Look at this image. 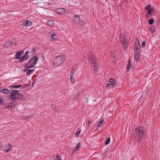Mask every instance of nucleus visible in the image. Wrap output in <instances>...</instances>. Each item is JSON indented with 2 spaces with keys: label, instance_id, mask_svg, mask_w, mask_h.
<instances>
[{
  "label": "nucleus",
  "instance_id": "nucleus-1",
  "mask_svg": "<svg viewBox=\"0 0 160 160\" xmlns=\"http://www.w3.org/2000/svg\"><path fill=\"white\" fill-rule=\"evenodd\" d=\"M136 136L135 137V140L137 142L140 141L141 138L144 136L145 132L143 128L141 127H138L135 130Z\"/></svg>",
  "mask_w": 160,
  "mask_h": 160
},
{
  "label": "nucleus",
  "instance_id": "nucleus-2",
  "mask_svg": "<svg viewBox=\"0 0 160 160\" xmlns=\"http://www.w3.org/2000/svg\"><path fill=\"white\" fill-rule=\"evenodd\" d=\"M11 98L13 100H17L22 99V100H25L26 98H23L24 96L18 93V91L17 90H12L11 92Z\"/></svg>",
  "mask_w": 160,
  "mask_h": 160
},
{
  "label": "nucleus",
  "instance_id": "nucleus-3",
  "mask_svg": "<svg viewBox=\"0 0 160 160\" xmlns=\"http://www.w3.org/2000/svg\"><path fill=\"white\" fill-rule=\"evenodd\" d=\"M138 45H136V42H135V45H134L136 50H135V53L134 54V59L138 61L140 58V42L139 40L137 41Z\"/></svg>",
  "mask_w": 160,
  "mask_h": 160
},
{
  "label": "nucleus",
  "instance_id": "nucleus-4",
  "mask_svg": "<svg viewBox=\"0 0 160 160\" xmlns=\"http://www.w3.org/2000/svg\"><path fill=\"white\" fill-rule=\"evenodd\" d=\"M64 61V58L62 55L56 57L53 61L54 64L56 66L61 64Z\"/></svg>",
  "mask_w": 160,
  "mask_h": 160
},
{
  "label": "nucleus",
  "instance_id": "nucleus-5",
  "mask_svg": "<svg viewBox=\"0 0 160 160\" xmlns=\"http://www.w3.org/2000/svg\"><path fill=\"white\" fill-rule=\"evenodd\" d=\"M38 60L37 57V55H35L34 57L32 58L25 65L29 66V68H32L36 64Z\"/></svg>",
  "mask_w": 160,
  "mask_h": 160
},
{
  "label": "nucleus",
  "instance_id": "nucleus-6",
  "mask_svg": "<svg viewBox=\"0 0 160 160\" xmlns=\"http://www.w3.org/2000/svg\"><path fill=\"white\" fill-rule=\"evenodd\" d=\"M120 40L121 43L122 44V46L124 47V50H126L127 49L128 42L125 39V35L124 34H120Z\"/></svg>",
  "mask_w": 160,
  "mask_h": 160
},
{
  "label": "nucleus",
  "instance_id": "nucleus-7",
  "mask_svg": "<svg viewBox=\"0 0 160 160\" xmlns=\"http://www.w3.org/2000/svg\"><path fill=\"white\" fill-rule=\"evenodd\" d=\"M77 70L76 67L73 66L72 68L71 74H70V81L72 83H74L75 81V78L74 77V75L75 73V72Z\"/></svg>",
  "mask_w": 160,
  "mask_h": 160
},
{
  "label": "nucleus",
  "instance_id": "nucleus-8",
  "mask_svg": "<svg viewBox=\"0 0 160 160\" xmlns=\"http://www.w3.org/2000/svg\"><path fill=\"white\" fill-rule=\"evenodd\" d=\"M110 83H108L106 85V87H107L111 88L113 87L117 83V81L115 79L113 78H111L109 81Z\"/></svg>",
  "mask_w": 160,
  "mask_h": 160
},
{
  "label": "nucleus",
  "instance_id": "nucleus-9",
  "mask_svg": "<svg viewBox=\"0 0 160 160\" xmlns=\"http://www.w3.org/2000/svg\"><path fill=\"white\" fill-rule=\"evenodd\" d=\"M29 66H28V65H25V67L26 68V69H24L23 70V72L27 73V74L28 75H30L31 74H32L33 72L34 71V69H29L30 68H28V67H29Z\"/></svg>",
  "mask_w": 160,
  "mask_h": 160
},
{
  "label": "nucleus",
  "instance_id": "nucleus-10",
  "mask_svg": "<svg viewBox=\"0 0 160 160\" xmlns=\"http://www.w3.org/2000/svg\"><path fill=\"white\" fill-rule=\"evenodd\" d=\"M89 54L90 56L88 57V58L91 61L92 63L98 62L97 58L92 53L90 52Z\"/></svg>",
  "mask_w": 160,
  "mask_h": 160
},
{
  "label": "nucleus",
  "instance_id": "nucleus-11",
  "mask_svg": "<svg viewBox=\"0 0 160 160\" xmlns=\"http://www.w3.org/2000/svg\"><path fill=\"white\" fill-rule=\"evenodd\" d=\"M73 19L74 23L76 24L80 22V18L78 15H75L73 17Z\"/></svg>",
  "mask_w": 160,
  "mask_h": 160
},
{
  "label": "nucleus",
  "instance_id": "nucleus-12",
  "mask_svg": "<svg viewBox=\"0 0 160 160\" xmlns=\"http://www.w3.org/2000/svg\"><path fill=\"white\" fill-rule=\"evenodd\" d=\"M49 35L51 36V39L53 41H54L57 40V37L56 34L55 33H53L51 32H50L49 33Z\"/></svg>",
  "mask_w": 160,
  "mask_h": 160
},
{
  "label": "nucleus",
  "instance_id": "nucleus-13",
  "mask_svg": "<svg viewBox=\"0 0 160 160\" xmlns=\"http://www.w3.org/2000/svg\"><path fill=\"white\" fill-rule=\"evenodd\" d=\"M66 11L64 8H60L57 9L56 11V13L59 14H63L66 12Z\"/></svg>",
  "mask_w": 160,
  "mask_h": 160
},
{
  "label": "nucleus",
  "instance_id": "nucleus-14",
  "mask_svg": "<svg viewBox=\"0 0 160 160\" xmlns=\"http://www.w3.org/2000/svg\"><path fill=\"white\" fill-rule=\"evenodd\" d=\"M32 24V22L28 20H25L23 22V25L26 27L30 26Z\"/></svg>",
  "mask_w": 160,
  "mask_h": 160
},
{
  "label": "nucleus",
  "instance_id": "nucleus-15",
  "mask_svg": "<svg viewBox=\"0 0 160 160\" xmlns=\"http://www.w3.org/2000/svg\"><path fill=\"white\" fill-rule=\"evenodd\" d=\"M92 65L94 68V72H96L97 71L98 65V62L92 63Z\"/></svg>",
  "mask_w": 160,
  "mask_h": 160
},
{
  "label": "nucleus",
  "instance_id": "nucleus-16",
  "mask_svg": "<svg viewBox=\"0 0 160 160\" xmlns=\"http://www.w3.org/2000/svg\"><path fill=\"white\" fill-rule=\"evenodd\" d=\"M12 147L11 144H7L5 147L6 148H7V149L4 150V151L7 152L10 151L11 150Z\"/></svg>",
  "mask_w": 160,
  "mask_h": 160
},
{
  "label": "nucleus",
  "instance_id": "nucleus-17",
  "mask_svg": "<svg viewBox=\"0 0 160 160\" xmlns=\"http://www.w3.org/2000/svg\"><path fill=\"white\" fill-rule=\"evenodd\" d=\"M104 121L103 119H101L98 123V127H101L104 124Z\"/></svg>",
  "mask_w": 160,
  "mask_h": 160
},
{
  "label": "nucleus",
  "instance_id": "nucleus-18",
  "mask_svg": "<svg viewBox=\"0 0 160 160\" xmlns=\"http://www.w3.org/2000/svg\"><path fill=\"white\" fill-rule=\"evenodd\" d=\"M23 53V52L22 51H19L16 54V58L17 59H18L19 58L20 55L21 54H22Z\"/></svg>",
  "mask_w": 160,
  "mask_h": 160
},
{
  "label": "nucleus",
  "instance_id": "nucleus-19",
  "mask_svg": "<svg viewBox=\"0 0 160 160\" xmlns=\"http://www.w3.org/2000/svg\"><path fill=\"white\" fill-rule=\"evenodd\" d=\"M11 45V43L8 42H6L3 45V47L4 48H9Z\"/></svg>",
  "mask_w": 160,
  "mask_h": 160
},
{
  "label": "nucleus",
  "instance_id": "nucleus-20",
  "mask_svg": "<svg viewBox=\"0 0 160 160\" xmlns=\"http://www.w3.org/2000/svg\"><path fill=\"white\" fill-rule=\"evenodd\" d=\"M13 103H14V104L12 105V103H10L9 104V105L7 107L9 109V110H11L12 109V107L13 106H14V105H16V104H17V102H14Z\"/></svg>",
  "mask_w": 160,
  "mask_h": 160
},
{
  "label": "nucleus",
  "instance_id": "nucleus-21",
  "mask_svg": "<svg viewBox=\"0 0 160 160\" xmlns=\"http://www.w3.org/2000/svg\"><path fill=\"white\" fill-rule=\"evenodd\" d=\"M131 60L130 59H129L128 60V65L127 66V69L128 70H127L128 72L129 71V69L130 68L131 66L132 65V64L131 63Z\"/></svg>",
  "mask_w": 160,
  "mask_h": 160
},
{
  "label": "nucleus",
  "instance_id": "nucleus-22",
  "mask_svg": "<svg viewBox=\"0 0 160 160\" xmlns=\"http://www.w3.org/2000/svg\"><path fill=\"white\" fill-rule=\"evenodd\" d=\"M28 56H27L26 55H24L23 57L21 58L20 59V60L21 62H22L23 61L25 60H27L28 59Z\"/></svg>",
  "mask_w": 160,
  "mask_h": 160
},
{
  "label": "nucleus",
  "instance_id": "nucleus-23",
  "mask_svg": "<svg viewBox=\"0 0 160 160\" xmlns=\"http://www.w3.org/2000/svg\"><path fill=\"white\" fill-rule=\"evenodd\" d=\"M47 24L50 26H52L54 25V22L51 20L48 21L47 22Z\"/></svg>",
  "mask_w": 160,
  "mask_h": 160
},
{
  "label": "nucleus",
  "instance_id": "nucleus-24",
  "mask_svg": "<svg viewBox=\"0 0 160 160\" xmlns=\"http://www.w3.org/2000/svg\"><path fill=\"white\" fill-rule=\"evenodd\" d=\"M154 9L153 8L149 9L147 12L148 14L149 15H151V13L153 12L154 11Z\"/></svg>",
  "mask_w": 160,
  "mask_h": 160
},
{
  "label": "nucleus",
  "instance_id": "nucleus-25",
  "mask_svg": "<svg viewBox=\"0 0 160 160\" xmlns=\"http://www.w3.org/2000/svg\"><path fill=\"white\" fill-rule=\"evenodd\" d=\"M156 28L155 27L152 26L150 30L152 32H154L156 31Z\"/></svg>",
  "mask_w": 160,
  "mask_h": 160
},
{
  "label": "nucleus",
  "instance_id": "nucleus-26",
  "mask_svg": "<svg viewBox=\"0 0 160 160\" xmlns=\"http://www.w3.org/2000/svg\"><path fill=\"white\" fill-rule=\"evenodd\" d=\"M81 146V144L80 143H78L76 146L75 148V150L74 151L80 148V147Z\"/></svg>",
  "mask_w": 160,
  "mask_h": 160
},
{
  "label": "nucleus",
  "instance_id": "nucleus-27",
  "mask_svg": "<svg viewBox=\"0 0 160 160\" xmlns=\"http://www.w3.org/2000/svg\"><path fill=\"white\" fill-rule=\"evenodd\" d=\"M4 92L3 93L6 94H8L10 92V91L7 89H3Z\"/></svg>",
  "mask_w": 160,
  "mask_h": 160
},
{
  "label": "nucleus",
  "instance_id": "nucleus-28",
  "mask_svg": "<svg viewBox=\"0 0 160 160\" xmlns=\"http://www.w3.org/2000/svg\"><path fill=\"white\" fill-rule=\"evenodd\" d=\"M154 20L153 19H150L148 21L149 23L150 24H152L154 22Z\"/></svg>",
  "mask_w": 160,
  "mask_h": 160
},
{
  "label": "nucleus",
  "instance_id": "nucleus-29",
  "mask_svg": "<svg viewBox=\"0 0 160 160\" xmlns=\"http://www.w3.org/2000/svg\"><path fill=\"white\" fill-rule=\"evenodd\" d=\"M81 132V130L80 129L79 130H78V131L76 132L74 134L75 135L77 136V137H78L79 134H80Z\"/></svg>",
  "mask_w": 160,
  "mask_h": 160
},
{
  "label": "nucleus",
  "instance_id": "nucleus-30",
  "mask_svg": "<svg viewBox=\"0 0 160 160\" xmlns=\"http://www.w3.org/2000/svg\"><path fill=\"white\" fill-rule=\"evenodd\" d=\"M110 138H109L107 139L106 140L105 144L106 145H107L110 143Z\"/></svg>",
  "mask_w": 160,
  "mask_h": 160
},
{
  "label": "nucleus",
  "instance_id": "nucleus-31",
  "mask_svg": "<svg viewBox=\"0 0 160 160\" xmlns=\"http://www.w3.org/2000/svg\"><path fill=\"white\" fill-rule=\"evenodd\" d=\"M151 6L150 4L148 5L145 7V9L146 10H148L149 9H150V8L151 7Z\"/></svg>",
  "mask_w": 160,
  "mask_h": 160
},
{
  "label": "nucleus",
  "instance_id": "nucleus-32",
  "mask_svg": "<svg viewBox=\"0 0 160 160\" xmlns=\"http://www.w3.org/2000/svg\"><path fill=\"white\" fill-rule=\"evenodd\" d=\"M22 86L21 85H15L13 86H12V87H13L15 88H18L20 87H21Z\"/></svg>",
  "mask_w": 160,
  "mask_h": 160
},
{
  "label": "nucleus",
  "instance_id": "nucleus-33",
  "mask_svg": "<svg viewBox=\"0 0 160 160\" xmlns=\"http://www.w3.org/2000/svg\"><path fill=\"white\" fill-rule=\"evenodd\" d=\"M35 52H36V50H35V48H32V51L31 52H32V54H34L35 53Z\"/></svg>",
  "mask_w": 160,
  "mask_h": 160
},
{
  "label": "nucleus",
  "instance_id": "nucleus-34",
  "mask_svg": "<svg viewBox=\"0 0 160 160\" xmlns=\"http://www.w3.org/2000/svg\"><path fill=\"white\" fill-rule=\"evenodd\" d=\"M81 25H83L85 24V22L83 21H80V23Z\"/></svg>",
  "mask_w": 160,
  "mask_h": 160
},
{
  "label": "nucleus",
  "instance_id": "nucleus-35",
  "mask_svg": "<svg viewBox=\"0 0 160 160\" xmlns=\"http://www.w3.org/2000/svg\"><path fill=\"white\" fill-rule=\"evenodd\" d=\"M56 160H61V158H60V157L59 156H58L56 158Z\"/></svg>",
  "mask_w": 160,
  "mask_h": 160
},
{
  "label": "nucleus",
  "instance_id": "nucleus-36",
  "mask_svg": "<svg viewBox=\"0 0 160 160\" xmlns=\"http://www.w3.org/2000/svg\"><path fill=\"white\" fill-rule=\"evenodd\" d=\"M145 42H143L142 44V47H145Z\"/></svg>",
  "mask_w": 160,
  "mask_h": 160
},
{
  "label": "nucleus",
  "instance_id": "nucleus-37",
  "mask_svg": "<svg viewBox=\"0 0 160 160\" xmlns=\"http://www.w3.org/2000/svg\"><path fill=\"white\" fill-rule=\"evenodd\" d=\"M92 122V121H91L89 120L88 122V125H89Z\"/></svg>",
  "mask_w": 160,
  "mask_h": 160
},
{
  "label": "nucleus",
  "instance_id": "nucleus-38",
  "mask_svg": "<svg viewBox=\"0 0 160 160\" xmlns=\"http://www.w3.org/2000/svg\"><path fill=\"white\" fill-rule=\"evenodd\" d=\"M3 102V100L2 98H0V103L2 104Z\"/></svg>",
  "mask_w": 160,
  "mask_h": 160
},
{
  "label": "nucleus",
  "instance_id": "nucleus-39",
  "mask_svg": "<svg viewBox=\"0 0 160 160\" xmlns=\"http://www.w3.org/2000/svg\"><path fill=\"white\" fill-rule=\"evenodd\" d=\"M28 53H29V52H25V55H26V56H28Z\"/></svg>",
  "mask_w": 160,
  "mask_h": 160
},
{
  "label": "nucleus",
  "instance_id": "nucleus-40",
  "mask_svg": "<svg viewBox=\"0 0 160 160\" xmlns=\"http://www.w3.org/2000/svg\"><path fill=\"white\" fill-rule=\"evenodd\" d=\"M51 107L52 108H53V109H54L55 106L53 104H51Z\"/></svg>",
  "mask_w": 160,
  "mask_h": 160
},
{
  "label": "nucleus",
  "instance_id": "nucleus-41",
  "mask_svg": "<svg viewBox=\"0 0 160 160\" xmlns=\"http://www.w3.org/2000/svg\"><path fill=\"white\" fill-rule=\"evenodd\" d=\"M2 147V145L0 143V149Z\"/></svg>",
  "mask_w": 160,
  "mask_h": 160
},
{
  "label": "nucleus",
  "instance_id": "nucleus-42",
  "mask_svg": "<svg viewBox=\"0 0 160 160\" xmlns=\"http://www.w3.org/2000/svg\"><path fill=\"white\" fill-rule=\"evenodd\" d=\"M31 116H29V117H27V118H26V119H29V118L31 117Z\"/></svg>",
  "mask_w": 160,
  "mask_h": 160
},
{
  "label": "nucleus",
  "instance_id": "nucleus-43",
  "mask_svg": "<svg viewBox=\"0 0 160 160\" xmlns=\"http://www.w3.org/2000/svg\"><path fill=\"white\" fill-rule=\"evenodd\" d=\"M2 90V92H1L3 93V92H4L3 89H2V90Z\"/></svg>",
  "mask_w": 160,
  "mask_h": 160
},
{
  "label": "nucleus",
  "instance_id": "nucleus-44",
  "mask_svg": "<svg viewBox=\"0 0 160 160\" xmlns=\"http://www.w3.org/2000/svg\"><path fill=\"white\" fill-rule=\"evenodd\" d=\"M2 90V88H0V92H2V90Z\"/></svg>",
  "mask_w": 160,
  "mask_h": 160
}]
</instances>
